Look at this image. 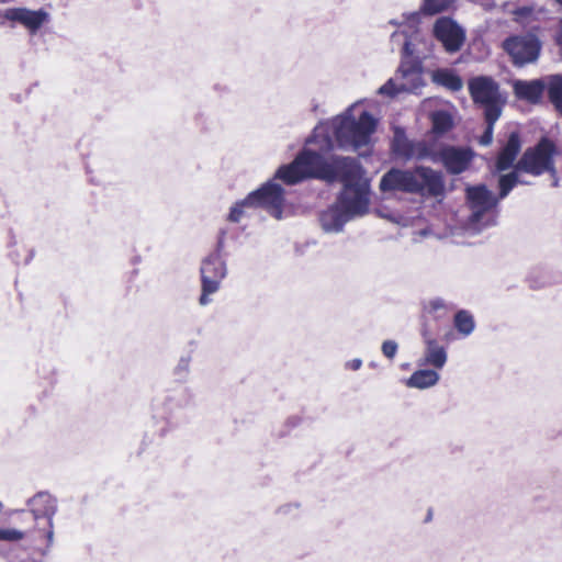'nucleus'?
I'll return each instance as SVG.
<instances>
[{"mask_svg":"<svg viewBox=\"0 0 562 562\" xmlns=\"http://www.w3.org/2000/svg\"><path fill=\"white\" fill-rule=\"evenodd\" d=\"M375 128L376 120L361 110L359 103H353L342 114L316 126L313 136L306 140V147L291 164L281 166L276 178L290 186L305 179L353 182L362 177L360 164L351 157H329L334 140L328 133H334L339 148L358 151L370 145Z\"/></svg>","mask_w":562,"mask_h":562,"instance_id":"f257e3e1","label":"nucleus"},{"mask_svg":"<svg viewBox=\"0 0 562 562\" xmlns=\"http://www.w3.org/2000/svg\"><path fill=\"white\" fill-rule=\"evenodd\" d=\"M369 183L363 177L353 182L344 183V190L337 202L321 213L322 229L328 234H338L347 222L368 212Z\"/></svg>","mask_w":562,"mask_h":562,"instance_id":"f03ea898","label":"nucleus"},{"mask_svg":"<svg viewBox=\"0 0 562 562\" xmlns=\"http://www.w3.org/2000/svg\"><path fill=\"white\" fill-rule=\"evenodd\" d=\"M382 191L400 190L422 196H440L445 191L442 175L429 167L414 170L391 169L380 181Z\"/></svg>","mask_w":562,"mask_h":562,"instance_id":"7ed1b4c3","label":"nucleus"},{"mask_svg":"<svg viewBox=\"0 0 562 562\" xmlns=\"http://www.w3.org/2000/svg\"><path fill=\"white\" fill-rule=\"evenodd\" d=\"M30 510H22L18 519L36 533L48 549L53 543V516L56 513V501L48 493H37L29 502Z\"/></svg>","mask_w":562,"mask_h":562,"instance_id":"20e7f679","label":"nucleus"},{"mask_svg":"<svg viewBox=\"0 0 562 562\" xmlns=\"http://www.w3.org/2000/svg\"><path fill=\"white\" fill-rule=\"evenodd\" d=\"M467 198L471 209L465 231L469 234H477L485 227L494 224L495 207L498 199L494 196L485 186L470 187L467 189Z\"/></svg>","mask_w":562,"mask_h":562,"instance_id":"39448f33","label":"nucleus"},{"mask_svg":"<svg viewBox=\"0 0 562 562\" xmlns=\"http://www.w3.org/2000/svg\"><path fill=\"white\" fill-rule=\"evenodd\" d=\"M222 250L223 239H220L216 249L201 262L202 293L199 303L202 306L211 303L210 295L218 291L222 281L227 274V267Z\"/></svg>","mask_w":562,"mask_h":562,"instance_id":"423d86ee","label":"nucleus"},{"mask_svg":"<svg viewBox=\"0 0 562 562\" xmlns=\"http://www.w3.org/2000/svg\"><path fill=\"white\" fill-rule=\"evenodd\" d=\"M391 38L393 43L400 41L401 38L404 40L402 46L404 59L401 63V66L396 72L401 82L400 88L404 89L405 92H417V90L424 87L425 82L423 79L420 64L417 60L408 59L417 53L414 44V38L408 37L404 31L394 32Z\"/></svg>","mask_w":562,"mask_h":562,"instance_id":"0eeeda50","label":"nucleus"},{"mask_svg":"<svg viewBox=\"0 0 562 562\" xmlns=\"http://www.w3.org/2000/svg\"><path fill=\"white\" fill-rule=\"evenodd\" d=\"M469 89L474 102L483 109L484 116L497 122L505 103L498 85L490 77H476L470 81Z\"/></svg>","mask_w":562,"mask_h":562,"instance_id":"6e6552de","label":"nucleus"},{"mask_svg":"<svg viewBox=\"0 0 562 562\" xmlns=\"http://www.w3.org/2000/svg\"><path fill=\"white\" fill-rule=\"evenodd\" d=\"M553 144L543 138L535 147L528 148L517 161V169L532 176H540L544 172L554 173Z\"/></svg>","mask_w":562,"mask_h":562,"instance_id":"1a4fd4ad","label":"nucleus"},{"mask_svg":"<svg viewBox=\"0 0 562 562\" xmlns=\"http://www.w3.org/2000/svg\"><path fill=\"white\" fill-rule=\"evenodd\" d=\"M503 46L518 66L536 61L541 49L540 41L532 34L510 37Z\"/></svg>","mask_w":562,"mask_h":562,"instance_id":"9d476101","label":"nucleus"},{"mask_svg":"<svg viewBox=\"0 0 562 562\" xmlns=\"http://www.w3.org/2000/svg\"><path fill=\"white\" fill-rule=\"evenodd\" d=\"M255 195V205L265 209L276 220H282L284 207V191L282 187L274 181H268L259 189L249 193Z\"/></svg>","mask_w":562,"mask_h":562,"instance_id":"9b49d317","label":"nucleus"},{"mask_svg":"<svg viewBox=\"0 0 562 562\" xmlns=\"http://www.w3.org/2000/svg\"><path fill=\"white\" fill-rule=\"evenodd\" d=\"M392 148L394 154L397 157H401L403 159L409 160V159H432L436 160L432 157V151L428 144L424 140H411L406 137L403 131L397 128L394 133V138L392 143Z\"/></svg>","mask_w":562,"mask_h":562,"instance_id":"f8f14e48","label":"nucleus"},{"mask_svg":"<svg viewBox=\"0 0 562 562\" xmlns=\"http://www.w3.org/2000/svg\"><path fill=\"white\" fill-rule=\"evenodd\" d=\"M434 34L448 52H457L464 41L463 30L450 18H440L434 24Z\"/></svg>","mask_w":562,"mask_h":562,"instance_id":"ddd939ff","label":"nucleus"},{"mask_svg":"<svg viewBox=\"0 0 562 562\" xmlns=\"http://www.w3.org/2000/svg\"><path fill=\"white\" fill-rule=\"evenodd\" d=\"M472 156L470 149L446 147L440 153V161L450 173L458 175L468 168Z\"/></svg>","mask_w":562,"mask_h":562,"instance_id":"4468645a","label":"nucleus"},{"mask_svg":"<svg viewBox=\"0 0 562 562\" xmlns=\"http://www.w3.org/2000/svg\"><path fill=\"white\" fill-rule=\"evenodd\" d=\"M47 13L43 10L31 11L24 8L7 9L3 18L10 21H18L31 31H36L47 20Z\"/></svg>","mask_w":562,"mask_h":562,"instance_id":"2eb2a0df","label":"nucleus"},{"mask_svg":"<svg viewBox=\"0 0 562 562\" xmlns=\"http://www.w3.org/2000/svg\"><path fill=\"white\" fill-rule=\"evenodd\" d=\"M548 80L549 77L546 80H516L513 83L514 92L519 99L537 103L540 101L546 87L548 88Z\"/></svg>","mask_w":562,"mask_h":562,"instance_id":"dca6fc26","label":"nucleus"},{"mask_svg":"<svg viewBox=\"0 0 562 562\" xmlns=\"http://www.w3.org/2000/svg\"><path fill=\"white\" fill-rule=\"evenodd\" d=\"M520 148L521 143L519 134L517 132H512L506 145L503 147L496 158V171L501 172L514 167V161L516 160Z\"/></svg>","mask_w":562,"mask_h":562,"instance_id":"f3484780","label":"nucleus"},{"mask_svg":"<svg viewBox=\"0 0 562 562\" xmlns=\"http://www.w3.org/2000/svg\"><path fill=\"white\" fill-rule=\"evenodd\" d=\"M507 12L513 15L515 22L527 25L531 22L539 21L543 15H546L547 10L541 5L531 3L513 10L508 9Z\"/></svg>","mask_w":562,"mask_h":562,"instance_id":"a211bd4d","label":"nucleus"},{"mask_svg":"<svg viewBox=\"0 0 562 562\" xmlns=\"http://www.w3.org/2000/svg\"><path fill=\"white\" fill-rule=\"evenodd\" d=\"M432 81L450 91H459L463 87L462 79L451 69H437L431 72Z\"/></svg>","mask_w":562,"mask_h":562,"instance_id":"6ab92c4d","label":"nucleus"},{"mask_svg":"<svg viewBox=\"0 0 562 562\" xmlns=\"http://www.w3.org/2000/svg\"><path fill=\"white\" fill-rule=\"evenodd\" d=\"M255 195H247L246 198L236 201L228 213L227 220L232 223H239L243 218L250 215L252 210L258 209L255 203Z\"/></svg>","mask_w":562,"mask_h":562,"instance_id":"aec40b11","label":"nucleus"},{"mask_svg":"<svg viewBox=\"0 0 562 562\" xmlns=\"http://www.w3.org/2000/svg\"><path fill=\"white\" fill-rule=\"evenodd\" d=\"M521 170L517 169V165L514 166V169L505 175H502L498 179V200L506 198L512 189L517 184H526L527 182L520 179Z\"/></svg>","mask_w":562,"mask_h":562,"instance_id":"412c9836","label":"nucleus"},{"mask_svg":"<svg viewBox=\"0 0 562 562\" xmlns=\"http://www.w3.org/2000/svg\"><path fill=\"white\" fill-rule=\"evenodd\" d=\"M425 357L428 363L437 368H442L447 361L445 348L432 339L427 340Z\"/></svg>","mask_w":562,"mask_h":562,"instance_id":"4be33fe9","label":"nucleus"},{"mask_svg":"<svg viewBox=\"0 0 562 562\" xmlns=\"http://www.w3.org/2000/svg\"><path fill=\"white\" fill-rule=\"evenodd\" d=\"M439 381V374L435 370L426 369L415 372L409 381L408 386H434Z\"/></svg>","mask_w":562,"mask_h":562,"instance_id":"5701e85b","label":"nucleus"},{"mask_svg":"<svg viewBox=\"0 0 562 562\" xmlns=\"http://www.w3.org/2000/svg\"><path fill=\"white\" fill-rule=\"evenodd\" d=\"M548 94L551 102L562 114V76L553 75L549 77Z\"/></svg>","mask_w":562,"mask_h":562,"instance_id":"b1692460","label":"nucleus"},{"mask_svg":"<svg viewBox=\"0 0 562 562\" xmlns=\"http://www.w3.org/2000/svg\"><path fill=\"white\" fill-rule=\"evenodd\" d=\"M432 122V130L436 133H445L452 127V116L448 111H435L430 115Z\"/></svg>","mask_w":562,"mask_h":562,"instance_id":"393cba45","label":"nucleus"},{"mask_svg":"<svg viewBox=\"0 0 562 562\" xmlns=\"http://www.w3.org/2000/svg\"><path fill=\"white\" fill-rule=\"evenodd\" d=\"M454 327L463 336L471 335L475 327L473 316L467 311H459L454 316Z\"/></svg>","mask_w":562,"mask_h":562,"instance_id":"a878e982","label":"nucleus"},{"mask_svg":"<svg viewBox=\"0 0 562 562\" xmlns=\"http://www.w3.org/2000/svg\"><path fill=\"white\" fill-rule=\"evenodd\" d=\"M32 535V529L21 522L20 528L0 529V541H20Z\"/></svg>","mask_w":562,"mask_h":562,"instance_id":"bb28decb","label":"nucleus"},{"mask_svg":"<svg viewBox=\"0 0 562 562\" xmlns=\"http://www.w3.org/2000/svg\"><path fill=\"white\" fill-rule=\"evenodd\" d=\"M454 1L456 0H424L422 11L425 14H437L449 9Z\"/></svg>","mask_w":562,"mask_h":562,"instance_id":"cd10ccee","label":"nucleus"},{"mask_svg":"<svg viewBox=\"0 0 562 562\" xmlns=\"http://www.w3.org/2000/svg\"><path fill=\"white\" fill-rule=\"evenodd\" d=\"M401 82L398 76L395 75L394 78L389 79L383 86H381L378 90V93L386 97H395L401 92H405L404 89H401Z\"/></svg>","mask_w":562,"mask_h":562,"instance_id":"c85d7f7f","label":"nucleus"},{"mask_svg":"<svg viewBox=\"0 0 562 562\" xmlns=\"http://www.w3.org/2000/svg\"><path fill=\"white\" fill-rule=\"evenodd\" d=\"M398 345L395 340L389 339L384 340L381 346V351L383 356L390 360H392L397 353Z\"/></svg>","mask_w":562,"mask_h":562,"instance_id":"c756f323","label":"nucleus"},{"mask_svg":"<svg viewBox=\"0 0 562 562\" xmlns=\"http://www.w3.org/2000/svg\"><path fill=\"white\" fill-rule=\"evenodd\" d=\"M485 121L487 124L486 130H485L484 134L480 137V140H479L480 144L483 146H487L492 143L494 125L496 123V122H492L490 116H485Z\"/></svg>","mask_w":562,"mask_h":562,"instance_id":"7c9ffc66","label":"nucleus"},{"mask_svg":"<svg viewBox=\"0 0 562 562\" xmlns=\"http://www.w3.org/2000/svg\"><path fill=\"white\" fill-rule=\"evenodd\" d=\"M447 303L445 302L443 299L441 297H436V299H432L430 300L427 305H426V310L429 312V313H437L439 311H446L447 310Z\"/></svg>","mask_w":562,"mask_h":562,"instance_id":"2f4dec72","label":"nucleus"},{"mask_svg":"<svg viewBox=\"0 0 562 562\" xmlns=\"http://www.w3.org/2000/svg\"><path fill=\"white\" fill-rule=\"evenodd\" d=\"M190 357H181L175 368V374L182 378L189 372Z\"/></svg>","mask_w":562,"mask_h":562,"instance_id":"473e14b6","label":"nucleus"},{"mask_svg":"<svg viewBox=\"0 0 562 562\" xmlns=\"http://www.w3.org/2000/svg\"><path fill=\"white\" fill-rule=\"evenodd\" d=\"M361 366H362V360L359 358L352 359L346 363V368L353 370V371L360 369Z\"/></svg>","mask_w":562,"mask_h":562,"instance_id":"72a5a7b5","label":"nucleus"},{"mask_svg":"<svg viewBox=\"0 0 562 562\" xmlns=\"http://www.w3.org/2000/svg\"><path fill=\"white\" fill-rule=\"evenodd\" d=\"M555 1L562 5V0H555ZM555 42H557L558 46L561 48V50H562V19L559 22V30H558V33L555 35Z\"/></svg>","mask_w":562,"mask_h":562,"instance_id":"f704fd0d","label":"nucleus"},{"mask_svg":"<svg viewBox=\"0 0 562 562\" xmlns=\"http://www.w3.org/2000/svg\"><path fill=\"white\" fill-rule=\"evenodd\" d=\"M475 2H477L479 4H481L482 7H484L485 9H492L495 3H494V0H474Z\"/></svg>","mask_w":562,"mask_h":562,"instance_id":"c9c22d12","label":"nucleus"},{"mask_svg":"<svg viewBox=\"0 0 562 562\" xmlns=\"http://www.w3.org/2000/svg\"><path fill=\"white\" fill-rule=\"evenodd\" d=\"M418 234L420 236H423V237H427V236L430 235V231L429 229H422Z\"/></svg>","mask_w":562,"mask_h":562,"instance_id":"e433bc0d","label":"nucleus"},{"mask_svg":"<svg viewBox=\"0 0 562 562\" xmlns=\"http://www.w3.org/2000/svg\"><path fill=\"white\" fill-rule=\"evenodd\" d=\"M391 24L397 25L398 23L395 21H390Z\"/></svg>","mask_w":562,"mask_h":562,"instance_id":"4c0bfd02","label":"nucleus"}]
</instances>
